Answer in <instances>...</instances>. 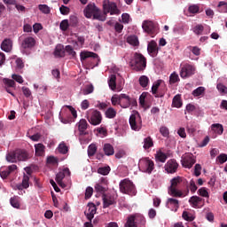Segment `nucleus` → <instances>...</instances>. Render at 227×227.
Masks as SVG:
<instances>
[{
  "label": "nucleus",
  "instance_id": "nucleus-41",
  "mask_svg": "<svg viewBox=\"0 0 227 227\" xmlns=\"http://www.w3.org/2000/svg\"><path fill=\"white\" fill-rule=\"evenodd\" d=\"M98 173L99 175H103L104 176H107L108 173H111V167L106 166V167H99L98 168Z\"/></svg>",
  "mask_w": 227,
  "mask_h": 227
},
{
  "label": "nucleus",
  "instance_id": "nucleus-34",
  "mask_svg": "<svg viewBox=\"0 0 227 227\" xmlns=\"http://www.w3.org/2000/svg\"><path fill=\"white\" fill-rule=\"evenodd\" d=\"M183 103H182V96H180V94L176 95L173 98L172 100V106L173 107H176L177 109H179V107H182Z\"/></svg>",
  "mask_w": 227,
  "mask_h": 227
},
{
  "label": "nucleus",
  "instance_id": "nucleus-53",
  "mask_svg": "<svg viewBox=\"0 0 227 227\" xmlns=\"http://www.w3.org/2000/svg\"><path fill=\"white\" fill-rule=\"evenodd\" d=\"M182 217H183V219H184V221H190V222L194 221V216L192 215L189 214V212H187V211L183 212Z\"/></svg>",
  "mask_w": 227,
  "mask_h": 227
},
{
  "label": "nucleus",
  "instance_id": "nucleus-30",
  "mask_svg": "<svg viewBox=\"0 0 227 227\" xmlns=\"http://www.w3.org/2000/svg\"><path fill=\"white\" fill-rule=\"evenodd\" d=\"M103 151L105 155H107L108 157L114 155V147L111 144H105L103 146Z\"/></svg>",
  "mask_w": 227,
  "mask_h": 227
},
{
  "label": "nucleus",
  "instance_id": "nucleus-8",
  "mask_svg": "<svg viewBox=\"0 0 227 227\" xmlns=\"http://www.w3.org/2000/svg\"><path fill=\"white\" fill-rule=\"evenodd\" d=\"M142 28L145 33H148L150 36L153 38L157 33H159V28L157 24L153 23L152 20H144L142 24Z\"/></svg>",
  "mask_w": 227,
  "mask_h": 227
},
{
  "label": "nucleus",
  "instance_id": "nucleus-40",
  "mask_svg": "<svg viewBox=\"0 0 227 227\" xmlns=\"http://www.w3.org/2000/svg\"><path fill=\"white\" fill-rule=\"evenodd\" d=\"M153 146V140L152 139V137H147L144 139V148L145 150H148Z\"/></svg>",
  "mask_w": 227,
  "mask_h": 227
},
{
  "label": "nucleus",
  "instance_id": "nucleus-51",
  "mask_svg": "<svg viewBox=\"0 0 227 227\" xmlns=\"http://www.w3.org/2000/svg\"><path fill=\"white\" fill-rule=\"evenodd\" d=\"M70 27V23H68V20H64L60 22L59 27L61 31H67Z\"/></svg>",
  "mask_w": 227,
  "mask_h": 227
},
{
  "label": "nucleus",
  "instance_id": "nucleus-5",
  "mask_svg": "<svg viewBox=\"0 0 227 227\" xmlns=\"http://www.w3.org/2000/svg\"><path fill=\"white\" fill-rule=\"evenodd\" d=\"M171 185L168 187V194L173 196L174 198H182L184 196V192L178 191L176 187L182 184V177L176 176L171 179Z\"/></svg>",
  "mask_w": 227,
  "mask_h": 227
},
{
  "label": "nucleus",
  "instance_id": "nucleus-16",
  "mask_svg": "<svg viewBox=\"0 0 227 227\" xmlns=\"http://www.w3.org/2000/svg\"><path fill=\"white\" fill-rule=\"evenodd\" d=\"M96 192H100V194H104L107 191V179L101 178L99 183L95 185Z\"/></svg>",
  "mask_w": 227,
  "mask_h": 227
},
{
  "label": "nucleus",
  "instance_id": "nucleus-59",
  "mask_svg": "<svg viewBox=\"0 0 227 227\" xmlns=\"http://www.w3.org/2000/svg\"><path fill=\"white\" fill-rule=\"evenodd\" d=\"M189 189L192 194H194V192L198 191V186L196 185V183L194 182V180L190 181Z\"/></svg>",
  "mask_w": 227,
  "mask_h": 227
},
{
  "label": "nucleus",
  "instance_id": "nucleus-28",
  "mask_svg": "<svg viewBox=\"0 0 227 227\" xmlns=\"http://www.w3.org/2000/svg\"><path fill=\"white\" fill-rule=\"evenodd\" d=\"M202 201H203V199H201L200 197H198V196H192L189 199V203H190L191 207H192V208H198V206Z\"/></svg>",
  "mask_w": 227,
  "mask_h": 227
},
{
  "label": "nucleus",
  "instance_id": "nucleus-60",
  "mask_svg": "<svg viewBox=\"0 0 227 227\" xmlns=\"http://www.w3.org/2000/svg\"><path fill=\"white\" fill-rule=\"evenodd\" d=\"M190 51L194 54V56H200L201 54V49L198 46H190Z\"/></svg>",
  "mask_w": 227,
  "mask_h": 227
},
{
  "label": "nucleus",
  "instance_id": "nucleus-47",
  "mask_svg": "<svg viewBox=\"0 0 227 227\" xmlns=\"http://www.w3.org/2000/svg\"><path fill=\"white\" fill-rule=\"evenodd\" d=\"M97 153V145L95 144H91L88 147V155L89 157H93Z\"/></svg>",
  "mask_w": 227,
  "mask_h": 227
},
{
  "label": "nucleus",
  "instance_id": "nucleus-26",
  "mask_svg": "<svg viewBox=\"0 0 227 227\" xmlns=\"http://www.w3.org/2000/svg\"><path fill=\"white\" fill-rule=\"evenodd\" d=\"M88 58H93V59H97L98 58V55L95 52L91 51H82L80 54V59L81 61H84L88 59Z\"/></svg>",
  "mask_w": 227,
  "mask_h": 227
},
{
  "label": "nucleus",
  "instance_id": "nucleus-32",
  "mask_svg": "<svg viewBox=\"0 0 227 227\" xmlns=\"http://www.w3.org/2000/svg\"><path fill=\"white\" fill-rule=\"evenodd\" d=\"M155 160L156 162H166L168 160V155L166 153H162V151H158L155 154Z\"/></svg>",
  "mask_w": 227,
  "mask_h": 227
},
{
  "label": "nucleus",
  "instance_id": "nucleus-22",
  "mask_svg": "<svg viewBox=\"0 0 227 227\" xmlns=\"http://www.w3.org/2000/svg\"><path fill=\"white\" fill-rule=\"evenodd\" d=\"M13 47V41L10 38L4 39L1 43V49L4 52H10Z\"/></svg>",
  "mask_w": 227,
  "mask_h": 227
},
{
  "label": "nucleus",
  "instance_id": "nucleus-13",
  "mask_svg": "<svg viewBox=\"0 0 227 227\" xmlns=\"http://www.w3.org/2000/svg\"><path fill=\"white\" fill-rule=\"evenodd\" d=\"M181 162L184 168H188V169H191V168L196 164V160L192 154H186L184 157H183Z\"/></svg>",
  "mask_w": 227,
  "mask_h": 227
},
{
  "label": "nucleus",
  "instance_id": "nucleus-58",
  "mask_svg": "<svg viewBox=\"0 0 227 227\" xmlns=\"http://www.w3.org/2000/svg\"><path fill=\"white\" fill-rule=\"evenodd\" d=\"M198 194L200 196H202V198H208L209 195H208V192L207 191V188L205 187H202L200 189L198 190Z\"/></svg>",
  "mask_w": 227,
  "mask_h": 227
},
{
  "label": "nucleus",
  "instance_id": "nucleus-10",
  "mask_svg": "<svg viewBox=\"0 0 227 227\" xmlns=\"http://www.w3.org/2000/svg\"><path fill=\"white\" fill-rule=\"evenodd\" d=\"M129 125L132 130L139 131L143 126V121L139 113L132 114L129 117Z\"/></svg>",
  "mask_w": 227,
  "mask_h": 227
},
{
  "label": "nucleus",
  "instance_id": "nucleus-9",
  "mask_svg": "<svg viewBox=\"0 0 227 227\" xmlns=\"http://www.w3.org/2000/svg\"><path fill=\"white\" fill-rule=\"evenodd\" d=\"M138 166L144 173H148L149 175L152 174L153 169H155L153 160H150L149 158L140 160Z\"/></svg>",
  "mask_w": 227,
  "mask_h": 227
},
{
  "label": "nucleus",
  "instance_id": "nucleus-1",
  "mask_svg": "<svg viewBox=\"0 0 227 227\" xmlns=\"http://www.w3.org/2000/svg\"><path fill=\"white\" fill-rule=\"evenodd\" d=\"M107 13L110 15H120V11L118 10V5L115 3L110 2L109 0L103 1V12L99 8L96 10L92 17L95 20H100L101 22H105L106 19H107Z\"/></svg>",
  "mask_w": 227,
  "mask_h": 227
},
{
  "label": "nucleus",
  "instance_id": "nucleus-23",
  "mask_svg": "<svg viewBox=\"0 0 227 227\" xmlns=\"http://www.w3.org/2000/svg\"><path fill=\"white\" fill-rule=\"evenodd\" d=\"M167 207L168 208H174L175 212L180 208V201L176 199L169 198L167 200Z\"/></svg>",
  "mask_w": 227,
  "mask_h": 227
},
{
  "label": "nucleus",
  "instance_id": "nucleus-38",
  "mask_svg": "<svg viewBox=\"0 0 227 227\" xmlns=\"http://www.w3.org/2000/svg\"><path fill=\"white\" fill-rule=\"evenodd\" d=\"M103 204H104V208H107L109 207H111V205H114V198L113 197H104L103 198Z\"/></svg>",
  "mask_w": 227,
  "mask_h": 227
},
{
  "label": "nucleus",
  "instance_id": "nucleus-29",
  "mask_svg": "<svg viewBox=\"0 0 227 227\" xmlns=\"http://www.w3.org/2000/svg\"><path fill=\"white\" fill-rule=\"evenodd\" d=\"M54 56L56 58H65V46H63V44H58L56 46Z\"/></svg>",
  "mask_w": 227,
  "mask_h": 227
},
{
  "label": "nucleus",
  "instance_id": "nucleus-35",
  "mask_svg": "<svg viewBox=\"0 0 227 227\" xmlns=\"http://www.w3.org/2000/svg\"><path fill=\"white\" fill-rule=\"evenodd\" d=\"M35 155H38V157H42V155L45 153V145H43V144H35Z\"/></svg>",
  "mask_w": 227,
  "mask_h": 227
},
{
  "label": "nucleus",
  "instance_id": "nucleus-14",
  "mask_svg": "<svg viewBox=\"0 0 227 227\" xmlns=\"http://www.w3.org/2000/svg\"><path fill=\"white\" fill-rule=\"evenodd\" d=\"M97 214V206L94 203H89L87 206V210L84 211V215L87 217L88 221H92Z\"/></svg>",
  "mask_w": 227,
  "mask_h": 227
},
{
  "label": "nucleus",
  "instance_id": "nucleus-21",
  "mask_svg": "<svg viewBox=\"0 0 227 227\" xmlns=\"http://www.w3.org/2000/svg\"><path fill=\"white\" fill-rule=\"evenodd\" d=\"M160 84H162V80H158L156 82H154L153 84L152 93H153V95H155L156 98L164 97V94L166 93L165 91L158 93L159 88L160 87Z\"/></svg>",
  "mask_w": 227,
  "mask_h": 227
},
{
  "label": "nucleus",
  "instance_id": "nucleus-17",
  "mask_svg": "<svg viewBox=\"0 0 227 227\" xmlns=\"http://www.w3.org/2000/svg\"><path fill=\"white\" fill-rule=\"evenodd\" d=\"M3 82L4 84V88L7 93H10V95H12V97H15V94H13V92L10 89V88H13L15 90L16 88L15 81L8 78H4Z\"/></svg>",
  "mask_w": 227,
  "mask_h": 227
},
{
  "label": "nucleus",
  "instance_id": "nucleus-57",
  "mask_svg": "<svg viewBox=\"0 0 227 227\" xmlns=\"http://www.w3.org/2000/svg\"><path fill=\"white\" fill-rule=\"evenodd\" d=\"M204 29L205 27H203V25H197L194 27L193 32L195 33V35H202Z\"/></svg>",
  "mask_w": 227,
  "mask_h": 227
},
{
  "label": "nucleus",
  "instance_id": "nucleus-27",
  "mask_svg": "<svg viewBox=\"0 0 227 227\" xmlns=\"http://www.w3.org/2000/svg\"><path fill=\"white\" fill-rule=\"evenodd\" d=\"M147 51L149 54H152V56H157V53L159 52L157 50V43L155 41H151L148 43Z\"/></svg>",
  "mask_w": 227,
  "mask_h": 227
},
{
  "label": "nucleus",
  "instance_id": "nucleus-6",
  "mask_svg": "<svg viewBox=\"0 0 227 227\" xmlns=\"http://www.w3.org/2000/svg\"><path fill=\"white\" fill-rule=\"evenodd\" d=\"M196 74V67L191 64H181L179 75L182 79H189L192 75Z\"/></svg>",
  "mask_w": 227,
  "mask_h": 227
},
{
  "label": "nucleus",
  "instance_id": "nucleus-61",
  "mask_svg": "<svg viewBox=\"0 0 227 227\" xmlns=\"http://www.w3.org/2000/svg\"><path fill=\"white\" fill-rule=\"evenodd\" d=\"M59 12H60L61 15H68V13H70V8H68L65 5H61L59 7Z\"/></svg>",
  "mask_w": 227,
  "mask_h": 227
},
{
  "label": "nucleus",
  "instance_id": "nucleus-64",
  "mask_svg": "<svg viewBox=\"0 0 227 227\" xmlns=\"http://www.w3.org/2000/svg\"><path fill=\"white\" fill-rule=\"evenodd\" d=\"M217 160H219L220 164H224L227 160V154L222 153L217 157Z\"/></svg>",
  "mask_w": 227,
  "mask_h": 227
},
{
  "label": "nucleus",
  "instance_id": "nucleus-31",
  "mask_svg": "<svg viewBox=\"0 0 227 227\" xmlns=\"http://www.w3.org/2000/svg\"><path fill=\"white\" fill-rule=\"evenodd\" d=\"M211 130L215 132V134H218V136H221L223 132H224V128L220 123H215L211 125Z\"/></svg>",
  "mask_w": 227,
  "mask_h": 227
},
{
  "label": "nucleus",
  "instance_id": "nucleus-11",
  "mask_svg": "<svg viewBox=\"0 0 227 227\" xmlns=\"http://www.w3.org/2000/svg\"><path fill=\"white\" fill-rule=\"evenodd\" d=\"M36 45V40L33 36L21 37L20 47L23 50L33 49Z\"/></svg>",
  "mask_w": 227,
  "mask_h": 227
},
{
  "label": "nucleus",
  "instance_id": "nucleus-43",
  "mask_svg": "<svg viewBox=\"0 0 227 227\" xmlns=\"http://www.w3.org/2000/svg\"><path fill=\"white\" fill-rule=\"evenodd\" d=\"M10 203L13 208H20V202L19 201V196H14L10 199Z\"/></svg>",
  "mask_w": 227,
  "mask_h": 227
},
{
  "label": "nucleus",
  "instance_id": "nucleus-54",
  "mask_svg": "<svg viewBox=\"0 0 227 227\" xmlns=\"http://www.w3.org/2000/svg\"><path fill=\"white\" fill-rule=\"evenodd\" d=\"M112 106H120L121 103V94L113 96L111 98Z\"/></svg>",
  "mask_w": 227,
  "mask_h": 227
},
{
  "label": "nucleus",
  "instance_id": "nucleus-25",
  "mask_svg": "<svg viewBox=\"0 0 227 227\" xmlns=\"http://www.w3.org/2000/svg\"><path fill=\"white\" fill-rule=\"evenodd\" d=\"M71 175V172H70V169L68 168H64L62 171L59 172L57 175H56V182H63V179L66 177V176H70Z\"/></svg>",
  "mask_w": 227,
  "mask_h": 227
},
{
  "label": "nucleus",
  "instance_id": "nucleus-36",
  "mask_svg": "<svg viewBox=\"0 0 227 227\" xmlns=\"http://www.w3.org/2000/svg\"><path fill=\"white\" fill-rule=\"evenodd\" d=\"M117 112L114 108L109 107L105 112L106 118H108L109 120H113L116 118Z\"/></svg>",
  "mask_w": 227,
  "mask_h": 227
},
{
  "label": "nucleus",
  "instance_id": "nucleus-63",
  "mask_svg": "<svg viewBox=\"0 0 227 227\" xmlns=\"http://www.w3.org/2000/svg\"><path fill=\"white\" fill-rule=\"evenodd\" d=\"M216 88L220 93H227V88L223 83H218Z\"/></svg>",
  "mask_w": 227,
  "mask_h": 227
},
{
  "label": "nucleus",
  "instance_id": "nucleus-42",
  "mask_svg": "<svg viewBox=\"0 0 227 227\" xmlns=\"http://www.w3.org/2000/svg\"><path fill=\"white\" fill-rule=\"evenodd\" d=\"M150 82V79L146 75H142L139 77V84L142 88H146L148 83Z\"/></svg>",
  "mask_w": 227,
  "mask_h": 227
},
{
  "label": "nucleus",
  "instance_id": "nucleus-44",
  "mask_svg": "<svg viewBox=\"0 0 227 227\" xmlns=\"http://www.w3.org/2000/svg\"><path fill=\"white\" fill-rule=\"evenodd\" d=\"M192 95H193V97H201V95H205V87H199L195 89L192 92Z\"/></svg>",
  "mask_w": 227,
  "mask_h": 227
},
{
  "label": "nucleus",
  "instance_id": "nucleus-20",
  "mask_svg": "<svg viewBox=\"0 0 227 227\" xmlns=\"http://www.w3.org/2000/svg\"><path fill=\"white\" fill-rule=\"evenodd\" d=\"M137 217L144 219L143 216H139V215H131L128 217L125 227H137Z\"/></svg>",
  "mask_w": 227,
  "mask_h": 227
},
{
  "label": "nucleus",
  "instance_id": "nucleus-18",
  "mask_svg": "<svg viewBox=\"0 0 227 227\" xmlns=\"http://www.w3.org/2000/svg\"><path fill=\"white\" fill-rule=\"evenodd\" d=\"M98 8V7H97V5H95V4H89L83 10V13H84L86 19H91V17H93L94 13Z\"/></svg>",
  "mask_w": 227,
  "mask_h": 227
},
{
  "label": "nucleus",
  "instance_id": "nucleus-19",
  "mask_svg": "<svg viewBox=\"0 0 227 227\" xmlns=\"http://www.w3.org/2000/svg\"><path fill=\"white\" fill-rule=\"evenodd\" d=\"M16 155L18 157V161H26L31 159V155L27 153V151L24 149H17Z\"/></svg>",
  "mask_w": 227,
  "mask_h": 227
},
{
  "label": "nucleus",
  "instance_id": "nucleus-24",
  "mask_svg": "<svg viewBox=\"0 0 227 227\" xmlns=\"http://www.w3.org/2000/svg\"><path fill=\"white\" fill-rule=\"evenodd\" d=\"M120 106L122 109H128V107H130V97L127 96V94H121Z\"/></svg>",
  "mask_w": 227,
  "mask_h": 227
},
{
  "label": "nucleus",
  "instance_id": "nucleus-55",
  "mask_svg": "<svg viewBox=\"0 0 227 227\" xmlns=\"http://www.w3.org/2000/svg\"><path fill=\"white\" fill-rule=\"evenodd\" d=\"M39 10L45 14L51 13V8L47 4H39Z\"/></svg>",
  "mask_w": 227,
  "mask_h": 227
},
{
  "label": "nucleus",
  "instance_id": "nucleus-2",
  "mask_svg": "<svg viewBox=\"0 0 227 227\" xmlns=\"http://www.w3.org/2000/svg\"><path fill=\"white\" fill-rule=\"evenodd\" d=\"M129 67L136 72H144L146 68V58L141 53H134L133 58L129 61Z\"/></svg>",
  "mask_w": 227,
  "mask_h": 227
},
{
  "label": "nucleus",
  "instance_id": "nucleus-37",
  "mask_svg": "<svg viewBox=\"0 0 227 227\" xmlns=\"http://www.w3.org/2000/svg\"><path fill=\"white\" fill-rule=\"evenodd\" d=\"M127 42L129 45H133L134 47H137V45H139V39L137 38V35L128 36Z\"/></svg>",
  "mask_w": 227,
  "mask_h": 227
},
{
  "label": "nucleus",
  "instance_id": "nucleus-48",
  "mask_svg": "<svg viewBox=\"0 0 227 227\" xmlns=\"http://www.w3.org/2000/svg\"><path fill=\"white\" fill-rule=\"evenodd\" d=\"M160 133L163 137H169V129L166 126H161L160 128Z\"/></svg>",
  "mask_w": 227,
  "mask_h": 227
},
{
  "label": "nucleus",
  "instance_id": "nucleus-33",
  "mask_svg": "<svg viewBox=\"0 0 227 227\" xmlns=\"http://www.w3.org/2000/svg\"><path fill=\"white\" fill-rule=\"evenodd\" d=\"M6 160L7 162H12V163L18 162L19 159L17 157V150L7 153Z\"/></svg>",
  "mask_w": 227,
  "mask_h": 227
},
{
  "label": "nucleus",
  "instance_id": "nucleus-12",
  "mask_svg": "<svg viewBox=\"0 0 227 227\" xmlns=\"http://www.w3.org/2000/svg\"><path fill=\"white\" fill-rule=\"evenodd\" d=\"M29 176L24 174L21 184H17L13 186L14 191H20L19 192L20 195L24 194L22 192L23 189H29Z\"/></svg>",
  "mask_w": 227,
  "mask_h": 227
},
{
  "label": "nucleus",
  "instance_id": "nucleus-3",
  "mask_svg": "<svg viewBox=\"0 0 227 227\" xmlns=\"http://www.w3.org/2000/svg\"><path fill=\"white\" fill-rule=\"evenodd\" d=\"M119 189L122 194H129V196H136V185L130 179L125 178L121 180L119 184Z\"/></svg>",
  "mask_w": 227,
  "mask_h": 227
},
{
  "label": "nucleus",
  "instance_id": "nucleus-62",
  "mask_svg": "<svg viewBox=\"0 0 227 227\" xmlns=\"http://www.w3.org/2000/svg\"><path fill=\"white\" fill-rule=\"evenodd\" d=\"M91 196H93V188L89 186V187H87V189L85 191V199L90 200V198H91Z\"/></svg>",
  "mask_w": 227,
  "mask_h": 227
},
{
  "label": "nucleus",
  "instance_id": "nucleus-15",
  "mask_svg": "<svg viewBox=\"0 0 227 227\" xmlns=\"http://www.w3.org/2000/svg\"><path fill=\"white\" fill-rule=\"evenodd\" d=\"M176 169H178V163L176 160H169L165 165V170L167 173H176Z\"/></svg>",
  "mask_w": 227,
  "mask_h": 227
},
{
  "label": "nucleus",
  "instance_id": "nucleus-49",
  "mask_svg": "<svg viewBox=\"0 0 227 227\" xmlns=\"http://www.w3.org/2000/svg\"><path fill=\"white\" fill-rule=\"evenodd\" d=\"M59 153H63V155L68 153V146L65 143H61L59 145Z\"/></svg>",
  "mask_w": 227,
  "mask_h": 227
},
{
  "label": "nucleus",
  "instance_id": "nucleus-7",
  "mask_svg": "<svg viewBox=\"0 0 227 227\" xmlns=\"http://www.w3.org/2000/svg\"><path fill=\"white\" fill-rule=\"evenodd\" d=\"M87 120L90 125H100L102 123V114L98 110L87 111Z\"/></svg>",
  "mask_w": 227,
  "mask_h": 227
},
{
  "label": "nucleus",
  "instance_id": "nucleus-52",
  "mask_svg": "<svg viewBox=\"0 0 227 227\" xmlns=\"http://www.w3.org/2000/svg\"><path fill=\"white\" fill-rule=\"evenodd\" d=\"M65 51L69 56H72V58H75L77 54L75 51H74V47H72L71 45H67Z\"/></svg>",
  "mask_w": 227,
  "mask_h": 227
},
{
  "label": "nucleus",
  "instance_id": "nucleus-4",
  "mask_svg": "<svg viewBox=\"0 0 227 227\" xmlns=\"http://www.w3.org/2000/svg\"><path fill=\"white\" fill-rule=\"evenodd\" d=\"M88 127H90V124H88V121L85 119H81L80 121L76 123L80 143H88V140L84 139V136H90Z\"/></svg>",
  "mask_w": 227,
  "mask_h": 227
},
{
  "label": "nucleus",
  "instance_id": "nucleus-50",
  "mask_svg": "<svg viewBox=\"0 0 227 227\" xmlns=\"http://www.w3.org/2000/svg\"><path fill=\"white\" fill-rule=\"evenodd\" d=\"M94 87L90 84L85 86V88L82 90V95H90V93H93Z\"/></svg>",
  "mask_w": 227,
  "mask_h": 227
},
{
  "label": "nucleus",
  "instance_id": "nucleus-46",
  "mask_svg": "<svg viewBox=\"0 0 227 227\" xmlns=\"http://www.w3.org/2000/svg\"><path fill=\"white\" fill-rule=\"evenodd\" d=\"M180 77L178 76V74L176 72H174L169 76V82L170 84H176V82H179Z\"/></svg>",
  "mask_w": 227,
  "mask_h": 227
},
{
  "label": "nucleus",
  "instance_id": "nucleus-45",
  "mask_svg": "<svg viewBox=\"0 0 227 227\" xmlns=\"http://www.w3.org/2000/svg\"><path fill=\"white\" fill-rule=\"evenodd\" d=\"M146 93L145 92H143L140 97H139V104L142 107H145V109H148V107L150 106H146Z\"/></svg>",
  "mask_w": 227,
  "mask_h": 227
},
{
  "label": "nucleus",
  "instance_id": "nucleus-56",
  "mask_svg": "<svg viewBox=\"0 0 227 227\" xmlns=\"http://www.w3.org/2000/svg\"><path fill=\"white\" fill-rule=\"evenodd\" d=\"M188 12L193 14L200 13V6L196 4L190 5L188 8Z\"/></svg>",
  "mask_w": 227,
  "mask_h": 227
},
{
  "label": "nucleus",
  "instance_id": "nucleus-39",
  "mask_svg": "<svg viewBox=\"0 0 227 227\" xmlns=\"http://www.w3.org/2000/svg\"><path fill=\"white\" fill-rule=\"evenodd\" d=\"M108 85L110 90L114 91L116 90V74H111L108 79Z\"/></svg>",
  "mask_w": 227,
  "mask_h": 227
}]
</instances>
